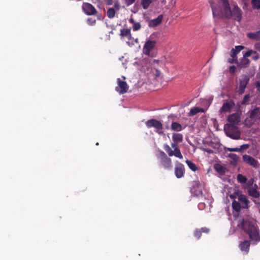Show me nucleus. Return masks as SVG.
Returning <instances> with one entry per match:
<instances>
[{"mask_svg":"<svg viewBox=\"0 0 260 260\" xmlns=\"http://www.w3.org/2000/svg\"><path fill=\"white\" fill-rule=\"evenodd\" d=\"M238 225L248 235L249 238V241L244 240L239 245L240 249L247 254L249 252L251 243L252 244H257L260 241L259 230L252 222L248 220H243Z\"/></svg>","mask_w":260,"mask_h":260,"instance_id":"1","label":"nucleus"},{"mask_svg":"<svg viewBox=\"0 0 260 260\" xmlns=\"http://www.w3.org/2000/svg\"><path fill=\"white\" fill-rule=\"evenodd\" d=\"M228 121L230 123L225 124L224 126V131L226 136L233 139H239L240 132L237 131V125L240 122L239 116L237 113H233L229 116Z\"/></svg>","mask_w":260,"mask_h":260,"instance_id":"2","label":"nucleus"},{"mask_svg":"<svg viewBox=\"0 0 260 260\" xmlns=\"http://www.w3.org/2000/svg\"><path fill=\"white\" fill-rule=\"evenodd\" d=\"M222 3L223 15L226 19L233 18L234 20L240 22L242 18V11L236 5L231 10L228 0H219Z\"/></svg>","mask_w":260,"mask_h":260,"instance_id":"3","label":"nucleus"},{"mask_svg":"<svg viewBox=\"0 0 260 260\" xmlns=\"http://www.w3.org/2000/svg\"><path fill=\"white\" fill-rule=\"evenodd\" d=\"M159 166L167 170H171L173 167L172 159L163 151L159 152Z\"/></svg>","mask_w":260,"mask_h":260,"instance_id":"4","label":"nucleus"},{"mask_svg":"<svg viewBox=\"0 0 260 260\" xmlns=\"http://www.w3.org/2000/svg\"><path fill=\"white\" fill-rule=\"evenodd\" d=\"M146 125L148 128L153 127L156 129L155 132L159 135L162 136L164 135V133L162 131L163 125L160 121L152 118L146 122Z\"/></svg>","mask_w":260,"mask_h":260,"instance_id":"5","label":"nucleus"},{"mask_svg":"<svg viewBox=\"0 0 260 260\" xmlns=\"http://www.w3.org/2000/svg\"><path fill=\"white\" fill-rule=\"evenodd\" d=\"M253 52L252 50H249L245 52L243 54V57L239 61L237 60V62H235L237 65L238 70H241L247 68L250 63V60L247 57L251 56Z\"/></svg>","mask_w":260,"mask_h":260,"instance_id":"6","label":"nucleus"},{"mask_svg":"<svg viewBox=\"0 0 260 260\" xmlns=\"http://www.w3.org/2000/svg\"><path fill=\"white\" fill-rule=\"evenodd\" d=\"M190 192L193 195L197 197L203 195L202 187L199 181H193L191 183Z\"/></svg>","mask_w":260,"mask_h":260,"instance_id":"7","label":"nucleus"},{"mask_svg":"<svg viewBox=\"0 0 260 260\" xmlns=\"http://www.w3.org/2000/svg\"><path fill=\"white\" fill-rule=\"evenodd\" d=\"M244 48V47L242 45L236 46L234 48H232L230 52L231 58L228 59V62L230 63L237 62V54Z\"/></svg>","mask_w":260,"mask_h":260,"instance_id":"8","label":"nucleus"},{"mask_svg":"<svg viewBox=\"0 0 260 260\" xmlns=\"http://www.w3.org/2000/svg\"><path fill=\"white\" fill-rule=\"evenodd\" d=\"M82 9L87 15H95L98 13V11L94 7L88 3H83Z\"/></svg>","mask_w":260,"mask_h":260,"instance_id":"9","label":"nucleus"},{"mask_svg":"<svg viewBox=\"0 0 260 260\" xmlns=\"http://www.w3.org/2000/svg\"><path fill=\"white\" fill-rule=\"evenodd\" d=\"M156 45V42L151 40L147 41L143 48V52L144 54L150 55V52L155 48Z\"/></svg>","mask_w":260,"mask_h":260,"instance_id":"10","label":"nucleus"},{"mask_svg":"<svg viewBox=\"0 0 260 260\" xmlns=\"http://www.w3.org/2000/svg\"><path fill=\"white\" fill-rule=\"evenodd\" d=\"M210 6L212 8L213 16L214 17L222 18L223 15L220 8L217 6L213 2V0L210 1Z\"/></svg>","mask_w":260,"mask_h":260,"instance_id":"11","label":"nucleus"},{"mask_svg":"<svg viewBox=\"0 0 260 260\" xmlns=\"http://www.w3.org/2000/svg\"><path fill=\"white\" fill-rule=\"evenodd\" d=\"M243 160L244 162L252 167L255 168L258 167V161L251 156L245 154L243 156Z\"/></svg>","mask_w":260,"mask_h":260,"instance_id":"12","label":"nucleus"},{"mask_svg":"<svg viewBox=\"0 0 260 260\" xmlns=\"http://www.w3.org/2000/svg\"><path fill=\"white\" fill-rule=\"evenodd\" d=\"M174 171L175 176L178 178L183 177L185 173V169L183 165L180 162L176 164Z\"/></svg>","mask_w":260,"mask_h":260,"instance_id":"13","label":"nucleus"},{"mask_svg":"<svg viewBox=\"0 0 260 260\" xmlns=\"http://www.w3.org/2000/svg\"><path fill=\"white\" fill-rule=\"evenodd\" d=\"M238 201L241 202L242 207L244 209L248 208L249 201L247 200V196L241 193L237 194Z\"/></svg>","mask_w":260,"mask_h":260,"instance_id":"14","label":"nucleus"},{"mask_svg":"<svg viewBox=\"0 0 260 260\" xmlns=\"http://www.w3.org/2000/svg\"><path fill=\"white\" fill-rule=\"evenodd\" d=\"M129 86L126 82H118V85L116 87V90L120 94H124L128 90Z\"/></svg>","mask_w":260,"mask_h":260,"instance_id":"15","label":"nucleus"},{"mask_svg":"<svg viewBox=\"0 0 260 260\" xmlns=\"http://www.w3.org/2000/svg\"><path fill=\"white\" fill-rule=\"evenodd\" d=\"M209 231L210 229L205 227L202 228L201 229H196L194 231L193 235L196 239H200L202 233L208 234L209 233Z\"/></svg>","mask_w":260,"mask_h":260,"instance_id":"16","label":"nucleus"},{"mask_svg":"<svg viewBox=\"0 0 260 260\" xmlns=\"http://www.w3.org/2000/svg\"><path fill=\"white\" fill-rule=\"evenodd\" d=\"M163 16L162 15H159L156 18L151 20L149 22V27H155L160 24L162 21Z\"/></svg>","mask_w":260,"mask_h":260,"instance_id":"17","label":"nucleus"},{"mask_svg":"<svg viewBox=\"0 0 260 260\" xmlns=\"http://www.w3.org/2000/svg\"><path fill=\"white\" fill-rule=\"evenodd\" d=\"M249 117L260 120V107L255 108L249 113Z\"/></svg>","mask_w":260,"mask_h":260,"instance_id":"18","label":"nucleus"},{"mask_svg":"<svg viewBox=\"0 0 260 260\" xmlns=\"http://www.w3.org/2000/svg\"><path fill=\"white\" fill-rule=\"evenodd\" d=\"M254 186L256 187L249 188L248 190V195L253 197L254 198H257L259 197L260 194L259 192L256 189L257 186L256 185H254Z\"/></svg>","mask_w":260,"mask_h":260,"instance_id":"19","label":"nucleus"},{"mask_svg":"<svg viewBox=\"0 0 260 260\" xmlns=\"http://www.w3.org/2000/svg\"><path fill=\"white\" fill-rule=\"evenodd\" d=\"M248 82H239V85L236 88V92L239 94L244 93L245 89L246 88Z\"/></svg>","mask_w":260,"mask_h":260,"instance_id":"20","label":"nucleus"},{"mask_svg":"<svg viewBox=\"0 0 260 260\" xmlns=\"http://www.w3.org/2000/svg\"><path fill=\"white\" fill-rule=\"evenodd\" d=\"M173 142L176 143H181L183 141V135L178 133H174L172 136Z\"/></svg>","mask_w":260,"mask_h":260,"instance_id":"21","label":"nucleus"},{"mask_svg":"<svg viewBox=\"0 0 260 260\" xmlns=\"http://www.w3.org/2000/svg\"><path fill=\"white\" fill-rule=\"evenodd\" d=\"M178 142H174L171 143L172 148L174 149L175 152H176V154L178 156V158L180 159L183 158V155L181 153V151L178 147Z\"/></svg>","mask_w":260,"mask_h":260,"instance_id":"22","label":"nucleus"},{"mask_svg":"<svg viewBox=\"0 0 260 260\" xmlns=\"http://www.w3.org/2000/svg\"><path fill=\"white\" fill-rule=\"evenodd\" d=\"M247 37L251 40H260V30L249 32L247 34Z\"/></svg>","mask_w":260,"mask_h":260,"instance_id":"23","label":"nucleus"},{"mask_svg":"<svg viewBox=\"0 0 260 260\" xmlns=\"http://www.w3.org/2000/svg\"><path fill=\"white\" fill-rule=\"evenodd\" d=\"M163 148H164L165 151L168 153L169 156L172 157L173 156H174L178 157V156L177 155H176V152L174 151V150L173 151L172 150L171 148L170 147L168 144H164Z\"/></svg>","mask_w":260,"mask_h":260,"instance_id":"24","label":"nucleus"},{"mask_svg":"<svg viewBox=\"0 0 260 260\" xmlns=\"http://www.w3.org/2000/svg\"><path fill=\"white\" fill-rule=\"evenodd\" d=\"M171 128L175 132H180L183 129L182 126L177 122H173L171 125Z\"/></svg>","mask_w":260,"mask_h":260,"instance_id":"25","label":"nucleus"},{"mask_svg":"<svg viewBox=\"0 0 260 260\" xmlns=\"http://www.w3.org/2000/svg\"><path fill=\"white\" fill-rule=\"evenodd\" d=\"M204 109L200 108L199 107H194L192 109H190L189 113V116H193L198 113H204Z\"/></svg>","mask_w":260,"mask_h":260,"instance_id":"26","label":"nucleus"},{"mask_svg":"<svg viewBox=\"0 0 260 260\" xmlns=\"http://www.w3.org/2000/svg\"><path fill=\"white\" fill-rule=\"evenodd\" d=\"M233 106V104H231L230 103L226 102V103L222 104L221 110L223 112H229L231 111V109L232 108Z\"/></svg>","mask_w":260,"mask_h":260,"instance_id":"27","label":"nucleus"},{"mask_svg":"<svg viewBox=\"0 0 260 260\" xmlns=\"http://www.w3.org/2000/svg\"><path fill=\"white\" fill-rule=\"evenodd\" d=\"M214 169L216 172L221 175L224 174L225 173V168L221 165L216 164L214 165Z\"/></svg>","mask_w":260,"mask_h":260,"instance_id":"28","label":"nucleus"},{"mask_svg":"<svg viewBox=\"0 0 260 260\" xmlns=\"http://www.w3.org/2000/svg\"><path fill=\"white\" fill-rule=\"evenodd\" d=\"M120 36L121 37H127L130 40L132 38L131 30L129 29H122L120 30Z\"/></svg>","mask_w":260,"mask_h":260,"instance_id":"29","label":"nucleus"},{"mask_svg":"<svg viewBox=\"0 0 260 260\" xmlns=\"http://www.w3.org/2000/svg\"><path fill=\"white\" fill-rule=\"evenodd\" d=\"M242 205H240L239 202L236 200H233L232 202V208L234 210L238 212L241 209Z\"/></svg>","mask_w":260,"mask_h":260,"instance_id":"30","label":"nucleus"},{"mask_svg":"<svg viewBox=\"0 0 260 260\" xmlns=\"http://www.w3.org/2000/svg\"><path fill=\"white\" fill-rule=\"evenodd\" d=\"M152 3V0H141V5L145 10L147 9Z\"/></svg>","mask_w":260,"mask_h":260,"instance_id":"31","label":"nucleus"},{"mask_svg":"<svg viewBox=\"0 0 260 260\" xmlns=\"http://www.w3.org/2000/svg\"><path fill=\"white\" fill-rule=\"evenodd\" d=\"M115 10L113 8H110L108 9L107 15L109 18L112 19L115 16Z\"/></svg>","mask_w":260,"mask_h":260,"instance_id":"32","label":"nucleus"},{"mask_svg":"<svg viewBox=\"0 0 260 260\" xmlns=\"http://www.w3.org/2000/svg\"><path fill=\"white\" fill-rule=\"evenodd\" d=\"M237 181L241 183H246L247 181V179L246 176L242 175V174H238L237 177Z\"/></svg>","mask_w":260,"mask_h":260,"instance_id":"33","label":"nucleus"},{"mask_svg":"<svg viewBox=\"0 0 260 260\" xmlns=\"http://www.w3.org/2000/svg\"><path fill=\"white\" fill-rule=\"evenodd\" d=\"M185 162L190 170H191L192 171H197V167H196V165L194 164L192 162L189 160H186Z\"/></svg>","mask_w":260,"mask_h":260,"instance_id":"34","label":"nucleus"},{"mask_svg":"<svg viewBox=\"0 0 260 260\" xmlns=\"http://www.w3.org/2000/svg\"><path fill=\"white\" fill-rule=\"evenodd\" d=\"M251 5L252 8L255 9H260V0H252Z\"/></svg>","mask_w":260,"mask_h":260,"instance_id":"35","label":"nucleus"},{"mask_svg":"<svg viewBox=\"0 0 260 260\" xmlns=\"http://www.w3.org/2000/svg\"><path fill=\"white\" fill-rule=\"evenodd\" d=\"M250 96L249 93L245 95L244 98L243 99L241 104L243 105L249 104L250 101Z\"/></svg>","mask_w":260,"mask_h":260,"instance_id":"36","label":"nucleus"},{"mask_svg":"<svg viewBox=\"0 0 260 260\" xmlns=\"http://www.w3.org/2000/svg\"><path fill=\"white\" fill-rule=\"evenodd\" d=\"M141 25L139 22H136L133 25V29L134 31H137L140 29Z\"/></svg>","mask_w":260,"mask_h":260,"instance_id":"37","label":"nucleus"},{"mask_svg":"<svg viewBox=\"0 0 260 260\" xmlns=\"http://www.w3.org/2000/svg\"><path fill=\"white\" fill-rule=\"evenodd\" d=\"M87 23L89 25H94L96 23V20L93 18H88L87 20Z\"/></svg>","mask_w":260,"mask_h":260,"instance_id":"38","label":"nucleus"},{"mask_svg":"<svg viewBox=\"0 0 260 260\" xmlns=\"http://www.w3.org/2000/svg\"><path fill=\"white\" fill-rule=\"evenodd\" d=\"M250 147V145L248 144H244L240 146V148H238L239 149V152H241L244 150H246L249 148Z\"/></svg>","mask_w":260,"mask_h":260,"instance_id":"39","label":"nucleus"},{"mask_svg":"<svg viewBox=\"0 0 260 260\" xmlns=\"http://www.w3.org/2000/svg\"><path fill=\"white\" fill-rule=\"evenodd\" d=\"M252 51L253 52L251 55H252V59H253L254 60H257L259 58L258 54L255 51H253L252 50Z\"/></svg>","mask_w":260,"mask_h":260,"instance_id":"40","label":"nucleus"},{"mask_svg":"<svg viewBox=\"0 0 260 260\" xmlns=\"http://www.w3.org/2000/svg\"><path fill=\"white\" fill-rule=\"evenodd\" d=\"M229 157H230L231 158H232L233 160H234L235 161H237L238 160V156L236 154L234 153H231L229 154Z\"/></svg>","mask_w":260,"mask_h":260,"instance_id":"41","label":"nucleus"},{"mask_svg":"<svg viewBox=\"0 0 260 260\" xmlns=\"http://www.w3.org/2000/svg\"><path fill=\"white\" fill-rule=\"evenodd\" d=\"M237 67L236 68L235 66H230L229 68V72L231 74H233L235 73L237 70Z\"/></svg>","mask_w":260,"mask_h":260,"instance_id":"42","label":"nucleus"},{"mask_svg":"<svg viewBox=\"0 0 260 260\" xmlns=\"http://www.w3.org/2000/svg\"><path fill=\"white\" fill-rule=\"evenodd\" d=\"M125 2V4L127 5V6H129V5H131L132 4H133L135 0H123Z\"/></svg>","mask_w":260,"mask_h":260,"instance_id":"43","label":"nucleus"},{"mask_svg":"<svg viewBox=\"0 0 260 260\" xmlns=\"http://www.w3.org/2000/svg\"><path fill=\"white\" fill-rule=\"evenodd\" d=\"M228 151L230 152H239L238 148H228Z\"/></svg>","mask_w":260,"mask_h":260,"instance_id":"44","label":"nucleus"},{"mask_svg":"<svg viewBox=\"0 0 260 260\" xmlns=\"http://www.w3.org/2000/svg\"><path fill=\"white\" fill-rule=\"evenodd\" d=\"M114 8H115V9L116 10H119V9H120V5L119 4V3L118 2H116V3H114Z\"/></svg>","mask_w":260,"mask_h":260,"instance_id":"45","label":"nucleus"},{"mask_svg":"<svg viewBox=\"0 0 260 260\" xmlns=\"http://www.w3.org/2000/svg\"><path fill=\"white\" fill-rule=\"evenodd\" d=\"M254 47L256 49L260 51V42L257 43L255 44Z\"/></svg>","mask_w":260,"mask_h":260,"instance_id":"46","label":"nucleus"},{"mask_svg":"<svg viewBox=\"0 0 260 260\" xmlns=\"http://www.w3.org/2000/svg\"><path fill=\"white\" fill-rule=\"evenodd\" d=\"M161 74V73L159 71L157 70H155V76L157 77H159L160 76Z\"/></svg>","mask_w":260,"mask_h":260,"instance_id":"47","label":"nucleus"},{"mask_svg":"<svg viewBox=\"0 0 260 260\" xmlns=\"http://www.w3.org/2000/svg\"><path fill=\"white\" fill-rule=\"evenodd\" d=\"M95 15H97L98 18V19H99V20L102 19V14H98V13H97Z\"/></svg>","mask_w":260,"mask_h":260,"instance_id":"48","label":"nucleus"},{"mask_svg":"<svg viewBox=\"0 0 260 260\" xmlns=\"http://www.w3.org/2000/svg\"><path fill=\"white\" fill-rule=\"evenodd\" d=\"M129 21L131 23L133 24L136 22L135 21L133 18H131Z\"/></svg>","mask_w":260,"mask_h":260,"instance_id":"49","label":"nucleus"},{"mask_svg":"<svg viewBox=\"0 0 260 260\" xmlns=\"http://www.w3.org/2000/svg\"><path fill=\"white\" fill-rule=\"evenodd\" d=\"M257 83V86L258 87H260V82H256Z\"/></svg>","mask_w":260,"mask_h":260,"instance_id":"50","label":"nucleus"},{"mask_svg":"<svg viewBox=\"0 0 260 260\" xmlns=\"http://www.w3.org/2000/svg\"><path fill=\"white\" fill-rule=\"evenodd\" d=\"M148 83H149V84H148V85H151L153 84L152 82H148Z\"/></svg>","mask_w":260,"mask_h":260,"instance_id":"51","label":"nucleus"},{"mask_svg":"<svg viewBox=\"0 0 260 260\" xmlns=\"http://www.w3.org/2000/svg\"><path fill=\"white\" fill-rule=\"evenodd\" d=\"M99 145V142H97V143H95V145Z\"/></svg>","mask_w":260,"mask_h":260,"instance_id":"52","label":"nucleus"},{"mask_svg":"<svg viewBox=\"0 0 260 260\" xmlns=\"http://www.w3.org/2000/svg\"><path fill=\"white\" fill-rule=\"evenodd\" d=\"M118 81L120 82V81H121L119 79H118Z\"/></svg>","mask_w":260,"mask_h":260,"instance_id":"53","label":"nucleus"},{"mask_svg":"<svg viewBox=\"0 0 260 260\" xmlns=\"http://www.w3.org/2000/svg\"><path fill=\"white\" fill-rule=\"evenodd\" d=\"M154 62H157L156 60H154Z\"/></svg>","mask_w":260,"mask_h":260,"instance_id":"54","label":"nucleus"}]
</instances>
